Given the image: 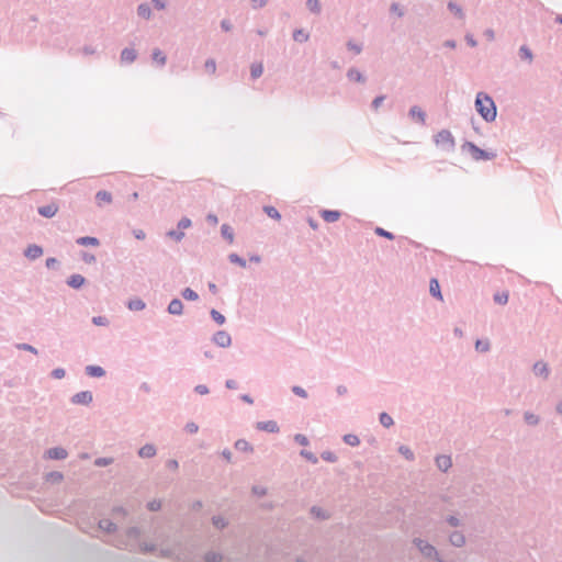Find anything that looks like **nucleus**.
Segmentation results:
<instances>
[{"mask_svg":"<svg viewBox=\"0 0 562 562\" xmlns=\"http://www.w3.org/2000/svg\"><path fill=\"white\" fill-rule=\"evenodd\" d=\"M251 492L254 495H256L258 497H263L268 493L267 488L261 485H254L251 488Z\"/></svg>","mask_w":562,"mask_h":562,"instance_id":"obj_62","label":"nucleus"},{"mask_svg":"<svg viewBox=\"0 0 562 562\" xmlns=\"http://www.w3.org/2000/svg\"><path fill=\"white\" fill-rule=\"evenodd\" d=\"M300 454L307 461H310L312 464H316L318 462L317 457L312 451L301 450Z\"/></svg>","mask_w":562,"mask_h":562,"instance_id":"obj_56","label":"nucleus"},{"mask_svg":"<svg viewBox=\"0 0 562 562\" xmlns=\"http://www.w3.org/2000/svg\"><path fill=\"white\" fill-rule=\"evenodd\" d=\"M321 458L326 461V462H330V463H334L338 460L337 456L335 452L333 451H329V450H326V451H323L321 453Z\"/></svg>","mask_w":562,"mask_h":562,"instance_id":"obj_54","label":"nucleus"},{"mask_svg":"<svg viewBox=\"0 0 562 562\" xmlns=\"http://www.w3.org/2000/svg\"><path fill=\"white\" fill-rule=\"evenodd\" d=\"M263 212L272 220L280 221L281 214L280 212L272 205H265L262 207Z\"/></svg>","mask_w":562,"mask_h":562,"instance_id":"obj_37","label":"nucleus"},{"mask_svg":"<svg viewBox=\"0 0 562 562\" xmlns=\"http://www.w3.org/2000/svg\"><path fill=\"white\" fill-rule=\"evenodd\" d=\"M93 401V394L91 391H80L74 394L70 402L75 405H89Z\"/></svg>","mask_w":562,"mask_h":562,"instance_id":"obj_6","label":"nucleus"},{"mask_svg":"<svg viewBox=\"0 0 562 562\" xmlns=\"http://www.w3.org/2000/svg\"><path fill=\"white\" fill-rule=\"evenodd\" d=\"M210 316L217 325H224L226 322V317L215 308L210 311Z\"/></svg>","mask_w":562,"mask_h":562,"instance_id":"obj_42","label":"nucleus"},{"mask_svg":"<svg viewBox=\"0 0 562 562\" xmlns=\"http://www.w3.org/2000/svg\"><path fill=\"white\" fill-rule=\"evenodd\" d=\"M136 58H137V53L134 48L125 47L121 52L120 59H121V63H123V64H131V63L135 61Z\"/></svg>","mask_w":562,"mask_h":562,"instance_id":"obj_19","label":"nucleus"},{"mask_svg":"<svg viewBox=\"0 0 562 562\" xmlns=\"http://www.w3.org/2000/svg\"><path fill=\"white\" fill-rule=\"evenodd\" d=\"M235 449L241 452H251L252 446L246 439H238L234 445Z\"/></svg>","mask_w":562,"mask_h":562,"instance_id":"obj_34","label":"nucleus"},{"mask_svg":"<svg viewBox=\"0 0 562 562\" xmlns=\"http://www.w3.org/2000/svg\"><path fill=\"white\" fill-rule=\"evenodd\" d=\"M45 480L48 483L57 484L64 480V474L59 471H50V472L46 473Z\"/></svg>","mask_w":562,"mask_h":562,"instance_id":"obj_31","label":"nucleus"},{"mask_svg":"<svg viewBox=\"0 0 562 562\" xmlns=\"http://www.w3.org/2000/svg\"><path fill=\"white\" fill-rule=\"evenodd\" d=\"M509 294L507 291L504 292H497L494 294L493 299L495 303L505 305L508 302Z\"/></svg>","mask_w":562,"mask_h":562,"instance_id":"obj_50","label":"nucleus"},{"mask_svg":"<svg viewBox=\"0 0 562 562\" xmlns=\"http://www.w3.org/2000/svg\"><path fill=\"white\" fill-rule=\"evenodd\" d=\"M221 235L229 244L234 241V229L228 224H223L221 226Z\"/></svg>","mask_w":562,"mask_h":562,"instance_id":"obj_32","label":"nucleus"},{"mask_svg":"<svg viewBox=\"0 0 562 562\" xmlns=\"http://www.w3.org/2000/svg\"><path fill=\"white\" fill-rule=\"evenodd\" d=\"M256 429L270 434H277L280 430L278 423L274 420L257 422Z\"/></svg>","mask_w":562,"mask_h":562,"instance_id":"obj_12","label":"nucleus"},{"mask_svg":"<svg viewBox=\"0 0 562 562\" xmlns=\"http://www.w3.org/2000/svg\"><path fill=\"white\" fill-rule=\"evenodd\" d=\"M156 453L157 449L153 443H146L138 450V456L144 459L153 458L156 456Z\"/></svg>","mask_w":562,"mask_h":562,"instance_id":"obj_22","label":"nucleus"},{"mask_svg":"<svg viewBox=\"0 0 562 562\" xmlns=\"http://www.w3.org/2000/svg\"><path fill=\"white\" fill-rule=\"evenodd\" d=\"M429 293L432 297L437 299V300H442V294H441V289H440V283L438 281V279L436 278H431L430 281H429Z\"/></svg>","mask_w":562,"mask_h":562,"instance_id":"obj_21","label":"nucleus"},{"mask_svg":"<svg viewBox=\"0 0 562 562\" xmlns=\"http://www.w3.org/2000/svg\"><path fill=\"white\" fill-rule=\"evenodd\" d=\"M43 252H44V249L42 246L36 245V244H31L24 249L23 255L30 260H35V259L40 258L43 255Z\"/></svg>","mask_w":562,"mask_h":562,"instance_id":"obj_9","label":"nucleus"},{"mask_svg":"<svg viewBox=\"0 0 562 562\" xmlns=\"http://www.w3.org/2000/svg\"><path fill=\"white\" fill-rule=\"evenodd\" d=\"M374 234L378 235L379 237H383V238H386L389 240H393L395 238V235L392 232L386 231V229H384L383 227H380V226H376L374 228Z\"/></svg>","mask_w":562,"mask_h":562,"instance_id":"obj_48","label":"nucleus"},{"mask_svg":"<svg viewBox=\"0 0 562 562\" xmlns=\"http://www.w3.org/2000/svg\"><path fill=\"white\" fill-rule=\"evenodd\" d=\"M292 37L295 42L305 43L310 38V34L303 29H296L293 31Z\"/></svg>","mask_w":562,"mask_h":562,"instance_id":"obj_33","label":"nucleus"},{"mask_svg":"<svg viewBox=\"0 0 562 562\" xmlns=\"http://www.w3.org/2000/svg\"><path fill=\"white\" fill-rule=\"evenodd\" d=\"M347 48L349 50H352L355 54H360L362 52V45L361 44H357L355 43L353 41H348L347 42Z\"/></svg>","mask_w":562,"mask_h":562,"instance_id":"obj_64","label":"nucleus"},{"mask_svg":"<svg viewBox=\"0 0 562 562\" xmlns=\"http://www.w3.org/2000/svg\"><path fill=\"white\" fill-rule=\"evenodd\" d=\"M85 373L90 378H102L106 371L101 366L89 364L85 368Z\"/></svg>","mask_w":562,"mask_h":562,"instance_id":"obj_18","label":"nucleus"},{"mask_svg":"<svg viewBox=\"0 0 562 562\" xmlns=\"http://www.w3.org/2000/svg\"><path fill=\"white\" fill-rule=\"evenodd\" d=\"M447 9L459 20H464L465 14L463 9L454 1L447 3Z\"/></svg>","mask_w":562,"mask_h":562,"instance_id":"obj_24","label":"nucleus"},{"mask_svg":"<svg viewBox=\"0 0 562 562\" xmlns=\"http://www.w3.org/2000/svg\"><path fill=\"white\" fill-rule=\"evenodd\" d=\"M93 463L95 467L103 468V467H108V465L112 464L113 459L108 458V457H100V458H97Z\"/></svg>","mask_w":562,"mask_h":562,"instance_id":"obj_55","label":"nucleus"},{"mask_svg":"<svg viewBox=\"0 0 562 562\" xmlns=\"http://www.w3.org/2000/svg\"><path fill=\"white\" fill-rule=\"evenodd\" d=\"M385 98L386 97L384 94L376 95L371 102L372 110L378 111V109L382 105Z\"/></svg>","mask_w":562,"mask_h":562,"instance_id":"obj_59","label":"nucleus"},{"mask_svg":"<svg viewBox=\"0 0 562 562\" xmlns=\"http://www.w3.org/2000/svg\"><path fill=\"white\" fill-rule=\"evenodd\" d=\"M319 214H321V217L327 223H334V222L338 221L341 216V213L338 210L324 209L319 212Z\"/></svg>","mask_w":562,"mask_h":562,"instance_id":"obj_17","label":"nucleus"},{"mask_svg":"<svg viewBox=\"0 0 562 562\" xmlns=\"http://www.w3.org/2000/svg\"><path fill=\"white\" fill-rule=\"evenodd\" d=\"M412 543L425 559L432 560L436 562H450V561L446 560L445 558H442L440 555V553L438 552V550L425 539L415 537L412 540Z\"/></svg>","mask_w":562,"mask_h":562,"instance_id":"obj_2","label":"nucleus"},{"mask_svg":"<svg viewBox=\"0 0 562 562\" xmlns=\"http://www.w3.org/2000/svg\"><path fill=\"white\" fill-rule=\"evenodd\" d=\"M263 72V65L262 63H252L250 66V77L251 79L256 80L259 77H261Z\"/></svg>","mask_w":562,"mask_h":562,"instance_id":"obj_35","label":"nucleus"},{"mask_svg":"<svg viewBox=\"0 0 562 562\" xmlns=\"http://www.w3.org/2000/svg\"><path fill=\"white\" fill-rule=\"evenodd\" d=\"M342 440L346 445L348 446H351V447H357L360 445V439L357 435L355 434H347L342 437Z\"/></svg>","mask_w":562,"mask_h":562,"instance_id":"obj_44","label":"nucleus"},{"mask_svg":"<svg viewBox=\"0 0 562 562\" xmlns=\"http://www.w3.org/2000/svg\"><path fill=\"white\" fill-rule=\"evenodd\" d=\"M147 509L149 512H158L161 509V501L160 499H153L147 503L146 505Z\"/></svg>","mask_w":562,"mask_h":562,"instance_id":"obj_58","label":"nucleus"},{"mask_svg":"<svg viewBox=\"0 0 562 562\" xmlns=\"http://www.w3.org/2000/svg\"><path fill=\"white\" fill-rule=\"evenodd\" d=\"M491 348V344L488 340L476 339L475 341V350L480 352H487Z\"/></svg>","mask_w":562,"mask_h":562,"instance_id":"obj_51","label":"nucleus"},{"mask_svg":"<svg viewBox=\"0 0 562 562\" xmlns=\"http://www.w3.org/2000/svg\"><path fill=\"white\" fill-rule=\"evenodd\" d=\"M139 549L143 553H154L156 551V544L143 542L139 544Z\"/></svg>","mask_w":562,"mask_h":562,"instance_id":"obj_60","label":"nucleus"},{"mask_svg":"<svg viewBox=\"0 0 562 562\" xmlns=\"http://www.w3.org/2000/svg\"><path fill=\"white\" fill-rule=\"evenodd\" d=\"M137 15L142 19L149 20L151 18V9L147 2H143L137 7Z\"/></svg>","mask_w":562,"mask_h":562,"instance_id":"obj_28","label":"nucleus"},{"mask_svg":"<svg viewBox=\"0 0 562 562\" xmlns=\"http://www.w3.org/2000/svg\"><path fill=\"white\" fill-rule=\"evenodd\" d=\"M81 259L83 262L86 263H94L97 258L91 252H88V251H81V255H80Z\"/></svg>","mask_w":562,"mask_h":562,"instance_id":"obj_63","label":"nucleus"},{"mask_svg":"<svg viewBox=\"0 0 562 562\" xmlns=\"http://www.w3.org/2000/svg\"><path fill=\"white\" fill-rule=\"evenodd\" d=\"M181 296L187 301H198L199 294L191 288H184L181 291Z\"/></svg>","mask_w":562,"mask_h":562,"instance_id":"obj_41","label":"nucleus"},{"mask_svg":"<svg viewBox=\"0 0 562 562\" xmlns=\"http://www.w3.org/2000/svg\"><path fill=\"white\" fill-rule=\"evenodd\" d=\"M86 278L79 273H74L66 280V284L75 290L81 289L86 284Z\"/></svg>","mask_w":562,"mask_h":562,"instance_id":"obj_13","label":"nucleus"},{"mask_svg":"<svg viewBox=\"0 0 562 562\" xmlns=\"http://www.w3.org/2000/svg\"><path fill=\"white\" fill-rule=\"evenodd\" d=\"M434 142L437 146H440L447 151H453L456 147V140L452 133L449 130H441L434 136Z\"/></svg>","mask_w":562,"mask_h":562,"instance_id":"obj_4","label":"nucleus"},{"mask_svg":"<svg viewBox=\"0 0 562 562\" xmlns=\"http://www.w3.org/2000/svg\"><path fill=\"white\" fill-rule=\"evenodd\" d=\"M535 373L538 375H548L549 370L546 363L543 362H536L533 366Z\"/></svg>","mask_w":562,"mask_h":562,"instance_id":"obj_53","label":"nucleus"},{"mask_svg":"<svg viewBox=\"0 0 562 562\" xmlns=\"http://www.w3.org/2000/svg\"><path fill=\"white\" fill-rule=\"evenodd\" d=\"M310 514L312 515V517L318 520H326L330 517L329 513H327L325 509L317 505H313L310 508Z\"/></svg>","mask_w":562,"mask_h":562,"instance_id":"obj_23","label":"nucleus"},{"mask_svg":"<svg viewBox=\"0 0 562 562\" xmlns=\"http://www.w3.org/2000/svg\"><path fill=\"white\" fill-rule=\"evenodd\" d=\"M15 348L18 350L29 351V352L34 353V355L38 353V350L34 346H32V345H30L27 342L15 344Z\"/></svg>","mask_w":562,"mask_h":562,"instance_id":"obj_52","label":"nucleus"},{"mask_svg":"<svg viewBox=\"0 0 562 562\" xmlns=\"http://www.w3.org/2000/svg\"><path fill=\"white\" fill-rule=\"evenodd\" d=\"M228 260L229 262L232 263H235L241 268H246L247 267V261L245 258L240 257L238 254L236 252H232L228 255Z\"/></svg>","mask_w":562,"mask_h":562,"instance_id":"obj_40","label":"nucleus"},{"mask_svg":"<svg viewBox=\"0 0 562 562\" xmlns=\"http://www.w3.org/2000/svg\"><path fill=\"white\" fill-rule=\"evenodd\" d=\"M95 202L99 206H101L103 202L110 203L112 202V194L109 191L100 190L95 193Z\"/></svg>","mask_w":562,"mask_h":562,"instance_id":"obj_30","label":"nucleus"},{"mask_svg":"<svg viewBox=\"0 0 562 562\" xmlns=\"http://www.w3.org/2000/svg\"><path fill=\"white\" fill-rule=\"evenodd\" d=\"M519 57L522 60H528L529 63L532 60L533 55L531 49L527 45H521L518 50Z\"/></svg>","mask_w":562,"mask_h":562,"instance_id":"obj_39","label":"nucleus"},{"mask_svg":"<svg viewBox=\"0 0 562 562\" xmlns=\"http://www.w3.org/2000/svg\"><path fill=\"white\" fill-rule=\"evenodd\" d=\"M151 59L158 64V66L162 67L166 65L167 63V56L165 55V53L159 49V48H155L151 53Z\"/></svg>","mask_w":562,"mask_h":562,"instance_id":"obj_29","label":"nucleus"},{"mask_svg":"<svg viewBox=\"0 0 562 562\" xmlns=\"http://www.w3.org/2000/svg\"><path fill=\"white\" fill-rule=\"evenodd\" d=\"M449 543L452 547L461 548L465 544V536L463 535L462 531H458V530L452 531L449 535Z\"/></svg>","mask_w":562,"mask_h":562,"instance_id":"obj_15","label":"nucleus"},{"mask_svg":"<svg viewBox=\"0 0 562 562\" xmlns=\"http://www.w3.org/2000/svg\"><path fill=\"white\" fill-rule=\"evenodd\" d=\"M212 341L221 347V348H227L232 345V337L231 335L225 330H217L213 337Z\"/></svg>","mask_w":562,"mask_h":562,"instance_id":"obj_7","label":"nucleus"},{"mask_svg":"<svg viewBox=\"0 0 562 562\" xmlns=\"http://www.w3.org/2000/svg\"><path fill=\"white\" fill-rule=\"evenodd\" d=\"M461 148L463 151L470 153L472 159L475 161L492 160L497 156L495 151L482 149L476 144L470 140H465Z\"/></svg>","mask_w":562,"mask_h":562,"instance_id":"obj_3","label":"nucleus"},{"mask_svg":"<svg viewBox=\"0 0 562 562\" xmlns=\"http://www.w3.org/2000/svg\"><path fill=\"white\" fill-rule=\"evenodd\" d=\"M291 391L293 392V394L302 398H306L308 396L307 392L300 385H293L291 387Z\"/></svg>","mask_w":562,"mask_h":562,"instance_id":"obj_61","label":"nucleus"},{"mask_svg":"<svg viewBox=\"0 0 562 562\" xmlns=\"http://www.w3.org/2000/svg\"><path fill=\"white\" fill-rule=\"evenodd\" d=\"M142 535V530L137 526L128 527L126 530V537L132 540H137Z\"/></svg>","mask_w":562,"mask_h":562,"instance_id":"obj_49","label":"nucleus"},{"mask_svg":"<svg viewBox=\"0 0 562 562\" xmlns=\"http://www.w3.org/2000/svg\"><path fill=\"white\" fill-rule=\"evenodd\" d=\"M524 419H525L526 424H528L530 426H536L540 422L539 416L531 412H525Z\"/></svg>","mask_w":562,"mask_h":562,"instance_id":"obj_47","label":"nucleus"},{"mask_svg":"<svg viewBox=\"0 0 562 562\" xmlns=\"http://www.w3.org/2000/svg\"><path fill=\"white\" fill-rule=\"evenodd\" d=\"M57 212L58 205L54 202L37 207V213L45 218L54 217Z\"/></svg>","mask_w":562,"mask_h":562,"instance_id":"obj_11","label":"nucleus"},{"mask_svg":"<svg viewBox=\"0 0 562 562\" xmlns=\"http://www.w3.org/2000/svg\"><path fill=\"white\" fill-rule=\"evenodd\" d=\"M474 106L479 115L486 122L492 123L497 116V106L493 98L484 92L480 91L475 95Z\"/></svg>","mask_w":562,"mask_h":562,"instance_id":"obj_1","label":"nucleus"},{"mask_svg":"<svg viewBox=\"0 0 562 562\" xmlns=\"http://www.w3.org/2000/svg\"><path fill=\"white\" fill-rule=\"evenodd\" d=\"M45 458L50 460H64L68 457V452L63 447H53L45 451Z\"/></svg>","mask_w":562,"mask_h":562,"instance_id":"obj_8","label":"nucleus"},{"mask_svg":"<svg viewBox=\"0 0 562 562\" xmlns=\"http://www.w3.org/2000/svg\"><path fill=\"white\" fill-rule=\"evenodd\" d=\"M306 8L314 14H319L322 11L319 0H307Z\"/></svg>","mask_w":562,"mask_h":562,"instance_id":"obj_46","label":"nucleus"},{"mask_svg":"<svg viewBox=\"0 0 562 562\" xmlns=\"http://www.w3.org/2000/svg\"><path fill=\"white\" fill-rule=\"evenodd\" d=\"M167 312L170 315H176V316L182 315L183 314L182 301L178 297L172 299L167 306Z\"/></svg>","mask_w":562,"mask_h":562,"instance_id":"obj_14","label":"nucleus"},{"mask_svg":"<svg viewBox=\"0 0 562 562\" xmlns=\"http://www.w3.org/2000/svg\"><path fill=\"white\" fill-rule=\"evenodd\" d=\"M76 243L79 245V246H92V247H97L100 245V240L99 238L94 237V236H81V237H78L76 239Z\"/></svg>","mask_w":562,"mask_h":562,"instance_id":"obj_25","label":"nucleus"},{"mask_svg":"<svg viewBox=\"0 0 562 562\" xmlns=\"http://www.w3.org/2000/svg\"><path fill=\"white\" fill-rule=\"evenodd\" d=\"M379 422L385 428H390L391 426L394 425L392 416L386 412H382L379 414Z\"/></svg>","mask_w":562,"mask_h":562,"instance_id":"obj_36","label":"nucleus"},{"mask_svg":"<svg viewBox=\"0 0 562 562\" xmlns=\"http://www.w3.org/2000/svg\"><path fill=\"white\" fill-rule=\"evenodd\" d=\"M92 324L95 326H108L110 324L108 317L105 316H93L91 319Z\"/></svg>","mask_w":562,"mask_h":562,"instance_id":"obj_57","label":"nucleus"},{"mask_svg":"<svg viewBox=\"0 0 562 562\" xmlns=\"http://www.w3.org/2000/svg\"><path fill=\"white\" fill-rule=\"evenodd\" d=\"M126 306L130 311L138 312L146 308V303L139 297H134L127 302Z\"/></svg>","mask_w":562,"mask_h":562,"instance_id":"obj_27","label":"nucleus"},{"mask_svg":"<svg viewBox=\"0 0 562 562\" xmlns=\"http://www.w3.org/2000/svg\"><path fill=\"white\" fill-rule=\"evenodd\" d=\"M408 116L422 125L426 123V112L418 105H413L408 110Z\"/></svg>","mask_w":562,"mask_h":562,"instance_id":"obj_10","label":"nucleus"},{"mask_svg":"<svg viewBox=\"0 0 562 562\" xmlns=\"http://www.w3.org/2000/svg\"><path fill=\"white\" fill-rule=\"evenodd\" d=\"M212 525L218 529V530H223L224 528H226L227 526V521L224 517L220 516V515H215L212 517Z\"/></svg>","mask_w":562,"mask_h":562,"instance_id":"obj_45","label":"nucleus"},{"mask_svg":"<svg viewBox=\"0 0 562 562\" xmlns=\"http://www.w3.org/2000/svg\"><path fill=\"white\" fill-rule=\"evenodd\" d=\"M192 221L183 216L178 223H177V229H170L166 233L167 237L173 239L175 241H181L186 234L183 233V229H187L191 227Z\"/></svg>","mask_w":562,"mask_h":562,"instance_id":"obj_5","label":"nucleus"},{"mask_svg":"<svg viewBox=\"0 0 562 562\" xmlns=\"http://www.w3.org/2000/svg\"><path fill=\"white\" fill-rule=\"evenodd\" d=\"M348 80L358 82V83H364L367 81V77L356 67H351L347 70L346 74Z\"/></svg>","mask_w":562,"mask_h":562,"instance_id":"obj_16","label":"nucleus"},{"mask_svg":"<svg viewBox=\"0 0 562 562\" xmlns=\"http://www.w3.org/2000/svg\"><path fill=\"white\" fill-rule=\"evenodd\" d=\"M203 560L205 562H222L223 555L221 553H218V552L207 551L204 554Z\"/></svg>","mask_w":562,"mask_h":562,"instance_id":"obj_43","label":"nucleus"},{"mask_svg":"<svg viewBox=\"0 0 562 562\" xmlns=\"http://www.w3.org/2000/svg\"><path fill=\"white\" fill-rule=\"evenodd\" d=\"M436 465L440 471L447 472L452 467V460L449 456L441 454L436 458Z\"/></svg>","mask_w":562,"mask_h":562,"instance_id":"obj_20","label":"nucleus"},{"mask_svg":"<svg viewBox=\"0 0 562 562\" xmlns=\"http://www.w3.org/2000/svg\"><path fill=\"white\" fill-rule=\"evenodd\" d=\"M99 528L106 533H114L117 530L116 524L110 519H101L98 524Z\"/></svg>","mask_w":562,"mask_h":562,"instance_id":"obj_26","label":"nucleus"},{"mask_svg":"<svg viewBox=\"0 0 562 562\" xmlns=\"http://www.w3.org/2000/svg\"><path fill=\"white\" fill-rule=\"evenodd\" d=\"M397 451L401 456H403L408 461H413L415 459V454L408 446L401 445L398 447Z\"/></svg>","mask_w":562,"mask_h":562,"instance_id":"obj_38","label":"nucleus"}]
</instances>
